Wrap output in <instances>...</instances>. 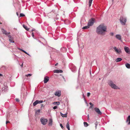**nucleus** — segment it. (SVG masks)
<instances>
[{
    "instance_id": "1",
    "label": "nucleus",
    "mask_w": 130,
    "mask_h": 130,
    "mask_svg": "<svg viewBox=\"0 0 130 130\" xmlns=\"http://www.w3.org/2000/svg\"><path fill=\"white\" fill-rule=\"evenodd\" d=\"M106 27L104 24H102L96 28V32L98 34H102L104 31H106Z\"/></svg>"
},
{
    "instance_id": "2",
    "label": "nucleus",
    "mask_w": 130,
    "mask_h": 130,
    "mask_svg": "<svg viewBox=\"0 0 130 130\" xmlns=\"http://www.w3.org/2000/svg\"><path fill=\"white\" fill-rule=\"evenodd\" d=\"M120 20L121 24L122 25H124L127 21L126 18L124 16H122L120 17Z\"/></svg>"
},
{
    "instance_id": "3",
    "label": "nucleus",
    "mask_w": 130,
    "mask_h": 130,
    "mask_svg": "<svg viewBox=\"0 0 130 130\" xmlns=\"http://www.w3.org/2000/svg\"><path fill=\"white\" fill-rule=\"evenodd\" d=\"M108 83L109 85L112 88L116 89L118 88V87L115 84H114L111 80H110L108 81Z\"/></svg>"
},
{
    "instance_id": "4",
    "label": "nucleus",
    "mask_w": 130,
    "mask_h": 130,
    "mask_svg": "<svg viewBox=\"0 0 130 130\" xmlns=\"http://www.w3.org/2000/svg\"><path fill=\"white\" fill-rule=\"evenodd\" d=\"M95 22V19L93 18H91L89 20L88 24V26H92Z\"/></svg>"
},
{
    "instance_id": "5",
    "label": "nucleus",
    "mask_w": 130,
    "mask_h": 130,
    "mask_svg": "<svg viewBox=\"0 0 130 130\" xmlns=\"http://www.w3.org/2000/svg\"><path fill=\"white\" fill-rule=\"evenodd\" d=\"M113 49L117 54H120L122 53V51L120 48L118 49L116 47H114Z\"/></svg>"
},
{
    "instance_id": "6",
    "label": "nucleus",
    "mask_w": 130,
    "mask_h": 130,
    "mask_svg": "<svg viewBox=\"0 0 130 130\" xmlns=\"http://www.w3.org/2000/svg\"><path fill=\"white\" fill-rule=\"evenodd\" d=\"M40 121L42 124L43 125H45L46 124V123L48 121V120L47 119L41 118L40 119Z\"/></svg>"
},
{
    "instance_id": "7",
    "label": "nucleus",
    "mask_w": 130,
    "mask_h": 130,
    "mask_svg": "<svg viewBox=\"0 0 130 130\" xmlns=\"http://www.w3.org/2000/svg\"><path fill=\"white\" fill-rule=\"evenodd\" d=\"M94 110L98 114L101 115L102 114V112L101 111L99 108L97 107H95L94 108Z\"/></svg>"
},
{
    "instance_id": "8",
    "label": "nucleus",
    "mask_w": 130,
    "mask_h": 130,
    "mask_svg": "<svg viewBox=\"0 0 130 130\" xmlns=\"http://www.w3.org/2000/svg\"><path fill=\"white\" fill-rule=\"evenodd\" d=\"M2 31L4 34L5 35L7 36L10 33V32H8L6 30L3 28H2Z\"/></svg>"
},
{
    "instance_id": "9",
    "label": "nucleus",
    "mask_w": 130,
    "mask_h": 130,
    "mask_svg": "<svg viewBox=\"0 0 130 130\" xmlns=\"http://www.w3.org/2000/svg\"><path fill=\"white\" fill-rule=\"evenodd\" d=\"M124 49L126 53L128 54H130V50L128 47L125 46L124 47Z\"/></svg>"
},
{
    "instance_id": "10",
    "label": "nucleus",
    "mask_w": 130,
    "mask_h": 130,
    "mask_svg": "<svg viewBox=\"0 0 130 130\" xmlns=\"http://www.w3.org/2000/svg\"><path fill=\"white\" fill-rule=\"evenodd\" d=\"M49 80V77L47 76L45 77L44 78V83H46Z\"/></svg>"
},
{
    "instance_id": "11",
    "label": "nucleus",
    "mask_w": 130,
    "mask_h": 130,
    "mask_svg": "<svg viewBox=\"0 0 130 130\" xmlns=\"http://www.w3.org/2000/svg\"><path fill=\"white\" fill-rule=\"evenodd\" d=\"M116 37L118 40H120L122 42V41L121 40V36L120 35L117 34L116 35Z\"/></svg>"
},
{
    "instance_id": "12",
    "label": "nucleus",
    "mask_w": 130,
    "mask_h": 130,
    "mask_svg": "<svg viewBox=\"0 0 130 130\" xmlns=\"http://www.w3.org/2000/svg\"><path fill=\"white\" fill-rule=\"evenodd\" d=\"M55 95L58 96H60L61 95V92L60 91L56 92L55 93Z\"/></svg>"
},
{
    "instance_id": "13",
    "label": "nucleus",
    "mask_w": 130,
    "mask_h": 130,
    "mask_svg": "<svg viewBox=\"0 0 130 130\" xmlns=\"http://www.w3.org/2000/svg\"><path fill=\"white\" fill-rule=\"evenodd\" d=\"M54 72L55 73H62L63 72V71L62 70H54Z\"/></svg>"
},
{
    "instance_id": "14",
    "label": "nucleus",
    "mask_w": 130,
    "mask_h": 130,
    "mask_svg": "<svg viewBox=\"0 0 130 130\" xmlns=\"http://www.w3.org/2000/svg\"><path fill=\"white\" fill-rule=\"evenodd\" d=\"M61 51L63 52H66V48L65 47H63L60 49Z\"/></svg>"
},
{
    "instance_id": "15",
    "label": "nucleus",
    "mask_w": 130,
    "mask_h": 130,
    "mask_svg": "<svg viewBox=\"0 0 130 130\" xmlns=\"http://www.w3.org/2000/svg\"><path fill=\"white\" fill-rule=\"evenodd\" d=\"M128 121L129 122L128 123V124L129 125L130 124V116H128L126 120V122H127Z\"/></svg>"
},
{
    "instance_id": "16",
    "label": "nucleus",
    "mask_w": 130,
    "mask_h": 130,
    "mask_svg": "<svg viewBox=\"0 0 130 130\" xmlns=\"http://www.w3.org/2000/svg\"><path fill=\"white\" fill-rule=\"evenodd\" d=\"M53 121L52 119H50L49 120L48 125L51 126L52 124Z\"/></svg>"
},
{
    "instance_id": "17",
    "label": "nucleus",
    "mask_w": 130,
    "mask_h": 130,
    "mask_svg": "<svg viewBox=\"0 0 130 130\" xmlns=\"http://www.w3.org/2000/svg\"><path fill=\"white\" fill-rule=\"evenodd\" d=\"M67 113L65 114H63L61 112H60V115L63 117H67Z\"/></svg>"
},
{
    "instance_id": "18",
    "label": "nucleus",
    "mask_w": 130,
    "mask_h": 130,
    "mask_svg": "<svg viewBox=\"0 0 130 130\" xmlns=\"http://www.w3.org/2000/svg\"><path fill=\"white\" fill-rule=\"evenodd\" d=\"M69 68L71 69H72V68H73V67H74V66H75L74 64H73L72 63H70L69 64Z\"/></svg>"
},
{
    "instance_id": "19",
    "label": "nucleus",
    "mask_w": 130,
    "mask_h": 130,
    "mask_svg": "<svg viewBox=\"0 0 130 130\" xmlns=\"http://www.w3.org/2000/svg\"><path fill=\"white\" fill-rule=\"evenodd\" d=\"M122 60V59L120 58H117L116 60V62H118L121 61Z\"/></svg>"
},
{
    "instance_id": "20",
    "label": "nucleus",
    "mask_w": 130,
    "mask_h": 130,
    "mask_svg": "<svg viewBox=\"0 0 130 130\" xmlns=\"http://www.w3.org/2000/svg\"><path fill=\"white\" fill-rule=\"evenodd\" d=\"M66 127L68 129V130H70L69 125L68 122V123H67L66 125Z\"/></svg>"
},
{
    "instance_id": "21",
    "label": "nucleus",
    "mask_w": 130,
    "mask_h": 130,
    "mask_svg": "<svg viewBox=\"0 0 130 130\" xmlns=\"http://www.w3.org/2000/svg\"><path fill=\"white\" fill-rule=\"evenodd\" d=\"M23 27L27 30L28 31L29 30V29L26 26V25H23Z\"/></svg>"
},
{
    "instance_id": "22",
    "label": "nucleus",
    "mask_w": 130,
    "mask_h": 130,
    "mask_svg": "<svg viewBox=\"0 0 130 130\" xmlns=\"http://www.w3.org/2000/svg\"><path fill=\"white\" fill-rule=\"evenodd\" d=\"M126 67L127 68H130V64L128 63H127L125 64Z\"/></svg>"
},
{
    "instance_id": "23",
    "label": "nucleus",
    "mask_w": 130,
    "mask_h": 130,
    "mask_svg": "<svg viewBox=\"0 0 130 130\" xmlns=\"http://www.w3.org/2000/svg\"><path fill=\"white\" fill-rule=\"evenodd\" d=\"M84 126L85 127H87L88 126V124L87 122H84Z\"/></svg>"
},
{
    "instance_id": "24",
    "label": "nucleus",
    "mask_w": 130,
    "mask_h": 130,
    "mask_svg": "<svg viewBox=\"0 0 130 130\" xmlns=\"http://www.w3.org/2000/svg\"><path fill=\"white\" fill-rule=\"evenodd\" d=\"M71 70L72 71V72H75L76 71V67L75 66H74V67L73 68H72V69H71Z\"/></svg>"
},
{
    "instance_id": "25",
    "label": "nucleus",
    "mask_w": 130,
    "mask_h": 130,
    "mask_svg": "<svg viewBox=\"0 0 130 130\" xmlns=\"http://www.w3.org/2000/svg\"><path fill=\"white\" fill-rule=\"evenodd\" d=\"M7 36H8V37H9V39H13V37L11 36L9 34H8V35Z\"/></svg>"
},
{
    "instance_id": "26",
    "label": "nucleus",
    "mask_w": 130,
    "mask_h": 130,
    "mask_svg": "<svg viewBox=\"0 0 130 130\" xmlns=\"http://www.w3.org/2000/svg\"><path fill=\"white\" fill-rule=\"evenodd\" d=\"M1 68L3 70H5L7 69V68L5 66H3Z\"/></svg>"
},
{
    "instance_id": "27",
    "label": "nucleus",
    "mask_w": 130,
    "mask_h": 130,
    "mask_svg": "<svg viewBox=\"0 0 130 130\" xmlns=\"http://www.w3.org/2000/svg\"><path fill=\"white\" fill-rule=\"evenodd\" d=\"M92 0H89V7L91 6Z\"/></svg>"
},
{
    "instance_id": "28",
    "label": "nucleus",
    "mask_w": 130,
    "mask_h": 130,
    "mask_svg": "<svg viewBox=\"0 0 130 130\" xmlns=\"http://www.w3.org/2000/svg\"><path fill=\"white\" fill-rule=\"evenodd\" d=\"M38 104L37 100H36L33 104V105L34 106H35L36 105Z\"/></svg>"
},
{
    "instance_id": "29",
    "label": "nucleus",
    "mask_w": 130,
    "mask_h": 130,
    "mask_svg": "<svg viewBox=\"0 0 130 130\" xmlns=\"http://www.w3.org/2000/svg\"><path fill=\"white\" fill-rule=\"evenodd\" d=\"M54 104H57V105H58L60 104V103L59 102H54Z\"/></svg>"
},
{
    "instance_id": "30",
    "label": "nucleus",
    "mask_w": 130,
    "mask_h": 130,
    "mask_svg": "<svg viewBox=\"0 0 130 130\" xmlns=\"http://www.w3.org/2000/svg\"><path fill=\"white\" fill-rule=\"evenodd\" d=\"M89 26H90L88 25L87 26L84 27L82 28L83 29H87L89 28Z\"/></svg>"
},
{
    "instance_id": "31",
    "label": "nucleus",
    "mask_w": 130,
    "mask_h": 130,
    "mask_svg": "<svg viewBox=\"0 0 130 130\" xmlns=\"http://www.w3.org/2000/svg\"><path fill=\"white\" fill-rule=\"evenodd\" d=\"M38 102V104H40L42 103L43 102V101L42 100L39 101L38 100H37Z\"/></svg>"
},
{
    "instance_id": "32",
    "label": "nucleus",
    "mask_w": 130,
    "mask_h": 130,
    "mask_svg": "<svg viewBox=\"0 0 130 130\" xmlns=\"http://www.w3.org/2000/svg\"><path fill=\"white\" fill-rule=\"evenodd\" d=\"M89 104L91 105V106L89 108H92L93 106V104H92L90 102L89 103Z\"/></svg>"
},
{
    "instance_id": "33",
    "label": "nucleus",
    "mask_w": 130,
    "mask_h": 130,
    "mask_svg": "<svg viewBox=\"0 0 130 130\" xmlns=\"http://www.w3.org/2000/svg\"><path fill=\"white\" fill-rule=\"evenodd\" d=\"M40 110L39 109L36 111L35 113L36 114H38L40 112Z\"/></svg>"
},
{
    "instance_id": "34",
    "label": "nucleus",
    "mask_w": 130,
    "mask_h": 130,
    "mask_svg": "<svg viewBox=\"0 0 130 130\" xmlns=\"http://www.w3.org/2000/svg\"><path fill=\"white\" fill-rule=\"evenodd\" d=\"M13 39H9V41L11 42H12V43H14V41H13Z\"/></svg>"
},
{
    "instance_id": "35",
    "label": "nucleus",
    "mask_w": 130,
    "mask_h": 130,
    "mask_svg": "<svg viewBox=\"0 0 130 130\" xmlns=\"http://www.w3.org/2000/svg\"><path fill=\"white\" fill-rule=\"evenodd\" d=\"M25 16V15L23 13H21L20 14V17H23Z\"/></svg>"
},
{
    "instance_id": "36",
    "label": "nucleus",
    "mask_w": 130,
    "mask_h": 130,
    "mask_svg": "<svg viewBox=\"0 0 130 130\" xmlns=\"http://www.w3.org/2000/svg\"><path fill=\"white\" fill-rule=\"evenodd\" d=\"M98 124V122H96L95 123V129H96V128L97 126V125Z\"/></svg>"
},
{
    "instance_id": "37",
    "label": "nucleus",
    "mask_w": 130,
    "mask_h": 130,
    "mask_svg": "<svg viewBox=\"0 0 130 130\" xmlns=\"http://www.w3.org/2000/svg\"><path fill=\"white\" fill-rule=\"evenodd\" d=\"M31 75V74H29L27 75H26V76L27 77H28V76H30Z\"/></svg>"
},
{
    "instance_id": "38",
    "label": "nucleus",
    "mask_w": 130,
    "mask_h": 130,
    "mask_svg": "<svg viewBox=\"0 0 130 130\" xmlns=\"http://www.w3.org/2000/svg\"><path fill=\"white\" fill-rule=\"evenodd\" d=\"M57 106H54V107H53V108L54 109H56V108H57Z\"/></svg>"
},
{
    "instance_id": "39",
    "label": "nucleus",
    "mask_w": 130,
    "mask_h": 130,
    "mask_svg": "<svg viewBox=\"0 0 130 130\" xmlns=\"http://www.w3.org/2000/svg\"><path fill=\"white\" fill-rule=\"evenodd\" d=\"M90 93L89 92H88L87 93V96H88V97H89V96H90Z\"/></svg>"
},
{
    "instance_id": "40",
    "label": "nucleus",
    "mask_w": 130,
    "mask_h": 130,
    "mask_svg": "<svg viewBox=\"0 0 130 130\" xmlns=\"http://www.w3.org/2000/svg\"><path fill=\"white\" fill-rule=\"evenodd\" d=\"M15 100L17 102H19V100L18 98L15 99Z\"/></svg>"
},
{
    "instance_id": "41",
    "label": "nucleus",
    "mask_w": 130,
    "mask_h": 130,
    "mask_svg": "<svg viewBox=\"0 0 130 130\" xmlns=\"http://www.w3.org/2000/svg\"><path fill=\"white\" fill-rule=\"evenodd\" d=\"M32 37L34 38V39H35L34 38V33L33 32H32Z\"/></svg>"
},
{
    "instance_id": "42",
    "label": "nucleus",
    "mask_w": 130,
    "mask_h": 130,
    "mask_svg": "<svg viewBox=\"0 0 130 130\" xmlns=\"http://www.w3.org/2000/svg\"><path fill=\"white\" fill-rule=\"evenodd\" d=\"M110 34L111 36H112L113 35V32H110Z\"/></svg>"
},
{
    "instance_id": "43",
    "label": "nucleus",
    "mask_w": 130,
    "mask_h": 130,
    "mask_svg": "<svg viewBox=\"0 0 130 130\" xmlns=\"http://www.w3.org/2000/svg\"><path fill=\"white\" fill-rule=\"evenodd\" d=\"M60 126H61V128H63V126L61 124H60Z\"/></svg>"
},
{
    "instance_id": "44",
    "label": "nucleus",
    "mask_w": 130,
    "mask_h": 130,
    "mask_svg": "<svg viewBox=\"0 0 130 130\" xmlns=\"http://www.w3.org/2000/svg\"><path fill=\"white\" fill-rule=\"evenodd\" d=\"M23 52L24 53H25V54H28V53L26 52V51H25L24 50L23 51Z\"/></svg>"
},
{
    "instance_id": "45",
    "label": "nucleus",
    "mask_w": 130,
    "mask_h": 130,
    "mask_svg": "<svg viewBox=\"0 0 130 130\" xmlns=\"http://www.w3.org/2000/svg\"><path fill=\"white\" fill-rule=\"evenodd\" d=\"M23 52L24 53H25V54H28V53L26 52V51H25L24 50L23 51Z\"/></svg>"
},
{
    "instance_id": "46",
    "label": "nucleus",
    "mask_w": 130,
    "mask_h": 130,
    "mask_svg": "<svg viewBox=\"0 0 130 130\" xmlns=\"http://www.w3.org/2000/svg\"><path fill=\"white\" fill-rule=\"evenodd\" d=\"M23 52L24 53H25V54H28V53L26 52V51H25L24 50L23 51Z\"/></svg>"
},
{
    "instance_id": "47",
    "label": "nucleus",
    "mask_w": 130,
    "mask_h": 130,
    "mask_svg": "<svg viewBox=\"0 0 130 130\" xmlns=\"http://www.w3.org/2000/svg\"><path fill=\"white\" fill-rule=\"evenodd\" d=\"M23 52L24 53H25V54H28V53L26 52V51H25L24 50L23 51Z\"/></svg>"
},
{
    "instance_id": "48",
    "label": "nucleus",
    "mask_w": 130,
    "mask_h": 130,
    "mask_svg": "<svg viewBox=\"0 0 130 130\" xmlns=\"http://www.w3.org/2000/svg\"><path fill=\"white\" fill-rule=\"evenodd\" d=\"M23 52L24 53H25V54H28V53L26 52V51H25L24 50L23 51Z\"/></svg>"
},
{
    "instance_id": "49",
    "label": "nucleus",
    "mask_w": 130,
    "mask_h": 130,
    "mask_svg": "<svg viewBox=\"0 0 130 130\" xmlns=\"http://www.w3.org/2000/svg\"><path fill=\"white\" fill-rule=\"evenodd\" d=\"M41 107H43V106H43V104H41Z\"/></svg>"
},
{
    "instance_id": "50",
    "label": "nucleus",
    "mask_w": 130,
    "mask_h": 130,
    "mask_svg": "<svg viewBox=\"0 0 130 130\" xmlns=\"http://www.w3.org/2000/svg\"><path fill=\"white\" fill-rule=\"evenodd\" d=\"M9 121H6V124H7V123H9Z\"/></svg>"
},
{
    "instance_id": "51",
    "label": "nucleus",
    "mask_w": 130,
    "mask_h": 130,
    "mask_svg": "<svg viewBox=\"0 0 130 130\" xmlns=\"http://www.w3.org/2000/svg\"><path fill=\"white\" fill-rule=\"evenodd\" d=\"M84 100H85V102L87 104V101H86V100H85V98H84Z\"/></svg>"
},
{
    "instance_id": "52",
    "label": "nucleus",
    "mask_w": 130,
    "mask_h": 130,
    "mask_svg": "<svg viewBox=\"0 0 130 130\" xmlns=\"http://www.w3.org/2000/svg\"><path fill=\"white\" fill-rule=\"evenodd\" d=\"M36 33H37L38 34H39V32H38V31H36Z\"/></svg>"
},
{
    "instance_id": "53",
    "label": "nucleus",
    "mask_w": 130,
    "mask_h": 130,
    "mask_svg": "<svg viewBox=\"0 0 130 130\" xmlns=\"http://www.w3.org/2000/svg\"><path fill=\"white\" fill-rule=\"evenodd\" d=\"M35 30V29H32V30H31V31H34Z\"/></svg>"
},
{
    "instance_id": "54",
    "label": "nucleus",
    "mask_w": 130,
    "mask_h": 130,
    "mask_svg": "<svg viewBox=\"0 0 130 130\" xmlns=\"http://www.w3.org/2000/svg\"><path fill=\"white\" fill-rule=\"evenodd\" d=\"M16 13H17V15L18 16L19 14V13H18V12H17Z\"/></svg>"
},
{
    "instance_id": "55",
    "label": "nucleus",
    "mask_w": 130,
    "mask_h": 130,
    "mask_svg": "<svg viewBox=\"0 0 130 130\" xmlns=\"http://www.w3.org/2000/svg\"><path fill=\"white\" fill-rule=\"evenodd\" d=\"M27 54V55H28V56H31L28 53V54Z\"/></svg>"
},
{
    "instance_id": "56",
    "label": "nucleus",
    "mask_w": 130,
    "mask_h": 130,
    "mask_svg": "<svg viewBox=\"0 0 130 130\" xmlns=\"http://www.w3.org/2000/svg\"><path fill=\"white\" fill-rule=\"evenodd\" d=\"M27 54V55H28V56H31L28 53V54Z\"/></svg>"
},
{
    "instance_id": "57",
    "label": "nucleus",
    "mask_w": 130,
    "mask_h": 130,
    "mask_svg": "<svg viewBox=\"0 0 130 130\" xmlns=\"http://www.w3.org/2000/svg\"><path fill=\"white\" fill-rule=\"evenodd\" d=\"M27 54V55H28V56H31L28 53V54Z\"/></svg>"
},
{
    "instance_id": "58",
    "label": "nucleus",
    "mask_w": 130,
    "mask_h": 130,
    "mask_svg": "<svg viewBox=\"0 0 130 130\" xmlns=\"http://www.w3.org/2000/svg\"><path fill=\"white\" fill-rule=\"evenodd\" d=\"M88 119L89 120V115H88Z\"/></svg>"
},
{
    "instance_id": "59",
    "label": "nucleus",
    "mask_w": 130,
    "mask_h": 130,
    "mask_svg": "<svg viewBox=\"0 0 130 130\" xmlns=\"http://www.w3.org/2000/svg\"><path fill=\"white\" fill-rule=\"evenodd\" d=\"M58 63H56L55 65V66H57V65L58 64Z\"/></svg>"
},
{
    "instance_id": "60",
    "label": "nucleus",
    "mask_w": 130,
    "mask_h": 130,
    "mask_svg": "<svg viewBox=\"0 0 130 130\" xmlns=\"http://www.w3.org/2000/svg\"><path fill=\"white\" fill-rule=\"evenodd\" d=\"M101 129H103V130H104V128H101Z\"/></svg>"
},
{
    "instance_id": "61",
    "label": "nucleus",
    "mask_w": 130,
    "mask_h": 130,
    "mask_svg": "<svg viewBox=\"0 0 130 130\" xmlns=\"http://www.w3.org/2000/svg\"><path fill=\"white\" fill-rule=\"evenodd\" d=\"M21 67H22L23 66V63H22L21 65Z\"/></svg>"
},
{
    "instance_id": "62",
    "label": "nucleus",
    "mask_w": 130,
    "mask_h": 130,
    "mask_svg": "<svg viewBox=\"0 0 130 130\" xmlns=\"http://www.w3.org/2000/svg\"><path fill=\"white\" fill-rule=\"evenodd\" d=\"M83 97L84 98V99L85 98H84V94H83Z\"/></svg>"
},
{
    "instance_id": "63",
    "label": "nucleus",
    "mask_w": 130,
    "mask_h": 130,
    "mask_svg": "<svg viewBox=\"0 0 130 130\" xmlns=\"http://www.w3.org/2000/svg\"><path fill=\"white\" fill-rule=\"evenodd\" d=\"M3 75L2 74L0 73V76H2Z\"/></svg>"
},
{
    "instance_id": "64",
    "label": "nucleus",
    "mask_w": 130,
    "mask_h": 130,
    "mask_svg": "<svg viewBox=\"0 0 130 130\" xmlns=\"http://www.w3.org/2000/svg\"><path fill=\"white\" fill-rule=\"evenodd\" d=\"M38 41L39 42H40V43H41V42L40 41V40H38Z\"/></svg>"
}]
</instances>
